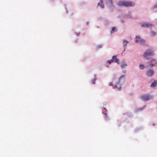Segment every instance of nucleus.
Returning a JSON list of instances; mask_svg holds the SVG:
<instances>
[{
    "label": "nucleus",
    "instance_id": "nucleus-21",
    "mask_svg": "<svg viewBox=\"0 0 157 157\" xmlns=\"http://www.w3.org/2000/svg\"><path fill=\"white\" fill-rule=\"evenodd\" d=\"M128 17L129 18H132V17L131 14H130Z\"/></svg>",
    "mask_w": 157,
    "mask_h": 157
},
{
    "label": "nucleus",
    "instance_id": "nucleus-18",
    "mask_svg": "<svg viewBox=\"0 0 157 157\" xmlns=\"http://www.w3.org/2000/svg\"><path fill=\"white\" fill-rule=\"evenodd\" d=\"M94 79L92 80V82L93 84H94L95 83V81L97 79V78H96V77L95 75H94Z\"/></svg>",
    "mask_w": 157,
    "mask_h": 157
},
{
    "label": "nucleus",
    "instance_id": "nucleus-10",
    "mask_svg": "<svg viewBox=\"0 0 157 157\" xmlns=\"http://www.w3.org/2000/svg\"><path fill=\"white\" fill-rule=\"evenodd\" d=\"M128 66V64L127 62L125 60H123L122 61L121 67L122 68H126Z\"/></svg>",
    "mask_w": 157,
    "mask_h": 157
},
{
    "label": "nucleus",
    "instance_id": "nucleus-15",
    "mask_svg": "<svg viewBox=\"0 0 157 157\" xmlns=\"http://www.w3.org/2000/svg\"><path fill=\"white\" fill-rule=\"evenodd\" d=\"M117 29L116 27H113L111 28V33H113L115 32H116L117 31Z\"/></svg>",
    "mask_w": 157,
    "mask_h": 157
},
{
    "label": "nucleus",
    "instance_id": "nucleus-6",
    "mask_svg": "<svg viewBox=\"0 0 157 157\" xmlns=\"http://www.w3.org/2000/svg\"><path fill=\"white\" fill-rule=\"evenodd\" d=\"M155 72L152 69L147 70L146 73V76L150 78L152 77L154 75Z\"/></svg>",
    "mask_w": 157,
    "mask_h": 157
},
{
    "label": "nucleus",
    "instance_id": "nucleus-7",
    "mask_svg": "<svg viewBox=\"0 0 157 157\" xmlns=\"http://www.w3.org/2000/svg\"><path fill=\"white\" fill-rule=\"evenodd\" d=\"M117 55L113 56L111 60H112V62H115L117 64H119L120 63V60L119 59L117 58Z\"/></svg>",
    "mask_w": 157,
    "mask_h": 157
},
{
    "label": "nucleus",
    "instance_id": "nucleus-3",
    "mask_svg": "<svg viewBox=\"0 0 157 157\" xmlns=\"http://www.w3.org/2000/svg\"><path fill=\"white\" fill-rule=\"evenodd\" d=\"M134 40L136 43H138L142 45H145L146 44L145 40L141 38L139 35H136Z\"/></svg>",
    "mask_w": 157,
    "mask_h": 157
},
{
    "label": "nucleus",
    "instance_id": "nucleus-5",
    "mask_svg": "<svg viewBox=\"0 0 157 157\" xmlns=\"http://www.w3.org/2000/svg\"><path fill=\"white\" fill-rule=\"evenodd\" d=\"M155 53L154 51L151 49H148L146 50L143 54V57H147L149 56L154 55Z\"/></svg>",
    "mask_w": 157,
    "mask_h": 157
},
{
    "label": "nucleus",
    "instance_id": "nucleus-13",
    "mask_svg": "<svg viewBox=\"0 0 157 157\" xmlns=\"http://www.w3.org/2000/svg\"><path fill=\"white\" fill-rule=\"evenodd\" d=\"M112 63V60H107L105 61V65L107 67H110V64Z\"/></svg>",
    "mask_w": 157,
    "mask_h": 157
},
{
    "label": "nucleus",
    "instance_id": "nucleus-22",
    "mask_svg": "<svg viewBox=\"0 0 157 157\" xmlns=\"http://www.w3.org/2000/svg\"><path fill=\"white\" fill-rule=\"evenodd\" d=\"M153 125H154V124H153Z\"/></svg>",
    "mask_w": 157,
    "mask_h": 157
},
{
    "label": "nucleus",
    "instance_id": "nucleus-9",
    "mask_svg": "<svg viewBox=\"0 0 157 157\" xmlns=\"http://www.w3.org/2000/svg\"><path fill=\"white\" fill-rule=\"evenodd\" d=\"M107 5L109 7H112L113 6V3L112 0H104Z\"/></svg>",
    "mask_w": 157,
    "mask_h": 157
},
{
    "label": "nucleus",
    "instance_id": "nucleus-14",
    "mask_svg": "<svg viewBox=\"0 0 157 157\" xmlns=\"http://www.w3.org/2000/svg\"><path fill=\"white\" fill-rule=\"evenodd\" d=\"M157 85V81L156 80L154 81L151 84V86L152 87H155Z\"/></svg>",
    "mask_w": 157,
    "mask_h": 157
},
{
    "label": "nucleus",
    "instance_id": "nucleus-20",
    "mask_svg": "<svg viewBox=\"0 0 157 157\" xmlns=\"http://www.w3.org/2000/svg\"><path fill=\"white\" fill-rule=\"evenodd\" d=\"M102 47V44H98L97 46V48H101Z\"/></svg>",
    "mask_w": 157,
    "mask_h": 157
},
{
    "label": "nucleus",
    "instance_id": "nucleus-11",
    "mask_svg": "<svg viewBox=\"0 0 157 157\" xmlns=\"http://www.w3.org/2000/svg\"><path fill=\"white\" fill-rule=\"evenodd\" d=\"M98 6L100 7L101 8H103L104 7V5L103 4V1L102 0H101L98 3Z\"/></svg>",
    "mask_w": 157,
    "mask_h": 157
},
{
    "label": "nucleus",
    "instance_id": "nucleus-2",
    "mask_svg": "<svg viewBox=\"0 0 157 157\" xmlns=\"http://www.w3.org/2000/svg\"><path fill=\"white\" fill-rule=\"evenodd\" d=\"M117 4L119 6L125 7H132L135 6L134 2L127 1H120L117 2Z\"/></svg>",
    "mask_w": 157,
    "mask_h": 157
},
{
    "label": "nucleus",
    "instance_id": "nucleus-1",
    "mask_svg": "<svg viewBox=\"0 0 157 157\" xmlns=\"http://www.w3.org/2000/svg\"><path fill=\"white\" fill-rule=\"evenodd\" d=\"M125 79L126 76L125 75H122L119 76L118 74H114L111 76V81L109 82V85L117 90H121Z\"/></svg>",
    "mask_w": 157,
    "mask_h": 157
},
{
    "label": "nucleus",
    "instance_id": "nucleus-16",
    "mask_svg": "<svg viewBox=\"0 0 157 157\" xmlns=\"http://www.w3.org/2000/svg\"><path fill=\"white\" fill-rule=\"evenodd\" d=\"M129 42L126 40H124L123 42V47H125L127 44Z\"/></svg>",
    "mask_w": 157,
    "mask_h": 157
},
{
    "label": "nucleus",
    "instance_id": "nucleus-4",
    "mask_svg": "<svg viewBox=\"0 0 157 157\" xmlns=\"http://www.w3.org/2000/svg\"><path fill=\"white\" fill-rule=\"evenodd\" d=\"M153 97V96L151 95L145 94L142 95L141 98L144 101H147L152 99Z\"/></svg>",
    "mask_w": 157,
    "mask_h": 157
},
{
    "label": "nucleus",
    "instance_id": "nucleus-17",
    "mask_svg": "<svg viewBox=\"0 0 157 157\" xmlns=\"http://www.w3.org/2000/svg\"><path fill=\"white\" fill-rule=\"evenodd\" d=\"M139 67L140 69L141 70H144L145 68V65L142 64H140Z\"/></svg>",
    "mask_w": 157,
    "mask_h": 157
},
{
    "label": "nucleus",
    "instance_id": "nucleus-12",
    "mask_svg": "<svg viewBox=\"0 0 157 157\" xmlns=\"http://www.w3.org/2000/svg\"><path fill=\"white\" fill-rule=\"evenodd\" d=\"M152 25L151 24H150V23H147V22H145V23H142L141 25V26L143 27H148L150 26H151Z\"/></svg>",
    "mask_w": 157,
    "mask_h": 157
},
{
    "label": "nucleus",
    "instance_id": "nucleus-8",
    "mask_svg": "<svg viewBox=\"0 0 157 157\" xmlns=\"http://www.w3.org/2000/svg\"><path fill=\"white\" fill-rule=\"evenodd\" d=\"M151 63L149 64V66L151 67H153L156 65L157 63L156 59L154 58H152L151 59Z\"/></svg>",
    "mask_w": 157,
    "mask_h": 157
},
{
    "label": "nucleus",
    "instance_id": "nucleus-19",
    "mask_svg": "<svg viewBox=\"0 0 157 157\" xmlns=\"http://www.w3.org/2000/svg\"><path fill=\"white\" fill-rule=\"evenodd\" d=\"M156 34V33L154 31H151L150 33V35L152 36H154Z\"/></svg>",
    "mask_w": 157,
    "mask_h": 157
}]
</instances>
